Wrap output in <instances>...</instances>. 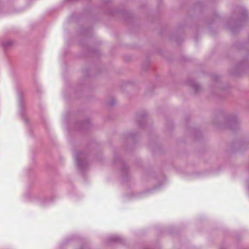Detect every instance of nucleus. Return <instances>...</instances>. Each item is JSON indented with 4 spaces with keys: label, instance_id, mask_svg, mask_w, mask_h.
I'll list each match as a JSON object with an SVG mask.
<instances>
[{
    "label": "nucleus",
    "instance_id": "nucleus-1",
    "mask_svg": "<svg viewBox=\"0 0 249 249\" xmlns=\"http://www.w3.org/2000/svg\"><path fill=\"white\" fill-rule=\"evenodd\" d=\"M74 158L78 167L81 170H83L87 164L84 153L82 152H77L74 154Z\"/></svg>",
    "mask_w": 249,
    "mask_h": 249
},
{
    "label": "nucleus",
    "instance_id": "nucleus-2",
    "mask_svg": "<svg viewBox=\"0 0 249 249\" xmlns=\"http://www.w3.org/2000/svg\"><path fill=\"white\" fill-rule=\"evenodd\" d=\"M108 240L110 242L120 243L123 242V239L120 236L117 235H112L108 238Z\"/></svg>",
    "mask_w": 249,
    "mask_h": 249
},
{
    "label": "nucleus",
    "instance_id": "nucleus-3",
    "mask_svg": "<svg viewBox=\"0 0 249 249\" xmlns=\"http://www.w3.org/2000/svg\"><path fill=\"white\" fill-rule=\"evenodd\" d=\"M191 85L195 90L196 91H197L198 90V89L199 88V85L197 83L193 81L191 82Z\"/></svg>",
    "mask_w": 249,
    "mask_h": 249
},
{
    "label": "nucleus",
    "instance_id": "nucleus-4",
    "mask_svg": "<svg viewBox=\"0 0 249 249\" xmlns=\"http://www.w3.org/2000/svg\"><path fill=\"white\" fill-rule=\"evenodd\" d=\"M12 44V42L11 41H8L6 42H5L3 44V46L4 48H7L10 46H11Z\"/></svg>",
    "mask_w": 249,
    "mask_h": 249
},
{
    "label": "nucleus",
    "instance_id": "nucleus-5",
    "mask_svg": "<svg viewBox=\"0 0 249 249\" xmlns=\"http://www.w3.org/2000/svg\"><path fill=\"white\" fill-rule=\"evenodd\" d=\"M115 103V99H111L110 100V101H109L108 104H109V106H112L114 105Z\"/></svg>",
    "mask_w": 249,
    "mask_h": 249
},
{
    "label": "nucleus",
    "instance_id": "nucleus-6",
    "mask_svg": "<svg viewBox=\"0 0 249 249\" xmlns=\"http://www.w3.org/2000/svg\"><path fill=\"white\" fill-rule=\"evenodd\" d=\"M231 121V122H235H235H236V119L234 118V119H232Z\"/></svg>",
    "mask_w": 249,
    "mask_h": 249
}]
</instances>
